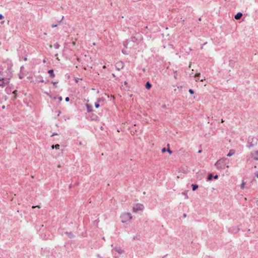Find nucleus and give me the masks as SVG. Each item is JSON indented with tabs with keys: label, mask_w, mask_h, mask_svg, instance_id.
<instances>
[{
	"label": "nucleus",
	"mask_w": 258,
	"mask_h": 258,
	"mask_svg": "<svg viewBox=\"0 0 258 258\" xmlns=\"http://www.w3.org/2000/svg\"><path fill=\"white\" fill-rule=\"evenodd\" d=\"M120 218L122 223H125L132 219V216L130 213H124L121 215Z\"/></svg>",
	"instance_id": "nucleus-1"
},
{
	"label": "nucleus",
	"mask_w": 258,
	"mask_h": 258,
	"mask_svg": "<svg viewBox=\"0 0 258 258\" xmlns=\"http://www.w3.org/2000/svg\"><path fill=\"white\" fill-rule=\"evenodd\" d=\"M247 143L248 144L247 147L249 149H251V148L253 147L254 146L257 145V142L254 141V138L253 137H248L247 140Z\"/></svg>",
	"instance_id": "nucleus-2"
},
{
	"label": "nucleus",
	"mask_w": 258,
	"mask_h": 258,
	"mask_svg": "<svg viewBox=\"0 0 258 258\" xmlns=\"http://www.w3.org/2000/svg\"><path fill=\"white\" fill-rule=\"evenodd\" d=\"M226 160L225 159H221L218 160L216 163L215 166L218 169H224L225 168V164H224V162Z\"/></svg>",
	"instance_id": "nucleus-3"
},
{
	"label": "nucleus",
	"mask_w": 258,
	"mask_h": 258,
	"mask_svg": "<svg viewBox=\"0 0 258 258\" xmlns=\"http://www.w3.org/2000/svg\"><path fill=\"white\" fill-rule=\"evenodd\" d=\"M9 78H8V79H5L4 78H0V87H2L3 88L5 86V85L9 83Z\"/></svg>",
	"instance_id": "nucleus-4"
},
{
	"label": "nucleus",
	"mask_w": 258,
	"mask_h": 258,
	"mask_svg": "<svg viewBox=\"0 0 258 258\" xmlns=\"http://www.w3.org/2000/svg\"><path fill=\"white\" fill-rule=\"evenodd\" d=\"M124 64L122 61L118 62L116 63V68L117 70H120V69H122L123 68Z\"/></svg>",
	"instance_id": "nucleus-5"
},
{
	"label": "nucleus",
	"mask_w": 258,
	"mask_h": 258,
	"mask_svg": "<svg viewBox=\"0 0 258 258\" xmlns=\"http://www.w3.org/2000/svg\"><path fill=\"white\" fill-rule=\"evenodd\" d=\"M113 251H115L119 254H121L123 253V250L120 247H116L113 249Z\"/></svg>",
	"instance_id": "nucleus-6"
},
{
	"label": "nucleus",
	"mask_w": 258,
	"mask_h": 258,
	"mask_svg": "<svg viewBox=\"0 0 258 258\" xmlns=\"http://www.w3.org/2000/svg\"><path fill=\"white\" fill-rule=\"evenodd\" d=\"M200 76H201V74L200 73H197L195 75V78L196 81H198L200 80V81L202 82V81H203L205 80V79H201L200 80Z\"/></svg>",
	"instance_id": "nucleus-7"
},
{
	"label": "nucleus",
	"mask_w": 258,
	"mask_h": 258,
	"mask_svg": "<svg viewBox=\"0 0 258 258\" xmlns=\"http://www.w3.org/2000/svg\"><path fill=\"white\" fill-rule=\"evenodd\" d=\"M242 13L238 12L234 16V18L236 20H239L242 17Z\"/></svg>",
	"instance_id": "nucleus-8"
},
{
	"label": "nucleus",
	"mask_w": 258,
	"mask_h": 258,
	"mask_svg": "<svg viewBox=\"0 0 258 258\" xmlns=\"http://www.w3.org/2000/svg\"><path fill=\"white\" fill-rule=\"evenodd\" d=\"M87 110L88 112H92L93 111L92 106L89 104H86Z\"/></svg>",
	"instance_id": "nucleus-9"
},
{
	"label": "nucleus",
	"mask_w": 258,
	"mask_h": 258,
	"mask_svg": "<svg viewBox=\"0 0 258 258\" xmlns=\"http://www.w3.org/2000/svg\"><path fill=\"white\" fill-rule=\"evenodd\" d=\"M133 210L134 212H137L138 211L142 210V208L141 205H137L134 208Z\"/></svg>",
	"instance_id": "nucleus-10"
},
{
	"label": "nucleus",
	"mask_w": 258,
	"mask_h": 258,
	"mask_svg": "<svg viewBox=\"0 0 258 258\" xmlns=\"http://www.w3.org/2000/svg\"><path fill=\"white\" fill-rule=\"evenodd\" d=\"M48 73L49 74V76L50 78H54L55 77V74H54V71L53 69L49 70L48 71Z\"/></svg>",
	"instance_id": "nucleus-11"
},
{
	"label": "nucleus",
	"mask_w": 258,
	"mask_h": 258,
	"mask_svg": "<svg viewBox=\"0 0 258 258\" xmlns=\"http://www.w3.org/2000/svg\"><path fill=\"white\" fill-rule=\"evenodd\" d=\"M65 234L70 238H73L74 237V234L72 233V232H65Z\"/></svg>",
	"instance_id": "nucleus-12"
},
{
	"label": "nucleus",
	"mask_w": 258,
	"mask_h": 258,
	"mask_svg": "<svg viewBox=\"0 0 258 258\" xmlns=\"http://www.w3.org/2000/svg\"><path fill=\"white\" fill-rule=\"evenodd\" d=\"M152 87V84L149 82H147L145 84V87L147 89H150Z\"/></svg>",
	"instance_id": "nucleus-13"
},
{
	"label": "nucleus",
	"mask_w": 258,
	"mask_h": 258,
	"mask_svg": "<svg viewBox=\"0 0 258 258\" xmlns=\"http://www.w3.org/2000/svg\"><path fill=\"white\" fill-rule=\"evenodd\" d=\"M165 152H168L170 154H171L172 153V152L170 150V149H166L165 148H163L162 149V152L164 153Z\"/></svg>",
	"instance_id": "nucleus-14"
},
{
	"label": "nucleus",
	"mask_w": 258,
	"mask_h": 258,
	"mask_svg": "<svg viewBox=\"0 0 258 258\" xmlns=\"http://www.w3.org/2000/svg\"><path fill=\"white\" fill-rule=\"evenodd\" d=\"M235 151L234 150H230L229 151V152L228 153V154L227 155V156L228 157H230L231 156H232L233 155H234L235 154Z\"/></svg>",
	"instance_id": "nucleus-15"
},
{
	"label": "nucleus",
	"mask_w": 258,
	"mask_h": 258,
	"mask_svg": "<svg viewBox=\"0 0 258 258\" xmlns=\"http://www.w3.org/2000/svg\"><path fill=\"white\" fill-rule=\"evenodd\" d=\"M191 186L193 191H195L198 188V185L196 184H192Z\"/></svg>",
	"instance_id": "nucleus-16"
},
{
	"label": "nucleus",
	"mask_w": 258,
	"mask_h": 258,
	"mask_svg": "<svg viewBox=\"0 0 258 258\" xmlns=\"http://www.w3.org/2000/svg\"><path fill=\"white\" fill-rule=\"evenodd\" d=\"M253 158L254 160L258 161V151H256L255 152V154Z\"/></svg>",
	"instance_id": "nucleus-17"
},
{
	"label": "nucleus",
	"mask_w": 258,
	"mask_h": 258,
	"mask_svg": "<svg viewBox=\"0 0 258 258\" xmlns=\"http://www.w3.org/2000/svg\"><path fill=\"white\" fill-rule=\"evenodd\" d=\"M213 178V175H212V174H211V173L209 174L208 175V177H207V180H211Z\"/></svg>",
	"instance_id": "nucleus-18"
},
{
	"label": "nucleus",
	"mask_w": 258,
	"mask_h": 258,
	"mask_svg": "<svg viewBox=\"0 0 258 258\" xmlns=\"http://www.w3.org/2000/svg\"><path fill=\"white\" fill-rule=\"evenodd\" d=\"M51 148L52 149H58L59 148V145L58 144H56L55 145H52L51 146Z\"/></svg>",
	"instance_id": "nucleus-19"
},
{
	"label": "nucleus",
	"mask_w": 258,
	"mask_h": 258,
	"mask_svg": "<svg viewBox=\"0 0 258 258\" xmlns=\"http://www.w3.org/2000/svg\"><path fill=\"white\" fill-rule=\"evenodd\" d=\"M59 44L57 42L54 44V47L55 49H58L59 48Z\"/></svg>",
	"instance_id": "nucleus-20"
},
{
	"label": "nucleus",
	"mask_w": 258,
	"mask_h": 258,
	"mask_svg": "<svg viewBox=\"0 0 258 258\" xmlns=\"http://www.w3.org/2000/svg\"><path fill=\"white\" fill-rule=\"evenodd\" d=\"M17 90H15L13 92V94L14 95V98L15 99H16L17 97Z\"/></svg>",
	"instance_id": "nucleus-21"
},
{
	"label": "nucleus",
	"mask_w": 258,
	"mask_h": 258,
	"mask_svg": "<svg viewBox=\"0 0 258 258\" xmlns=\"http://www.w3.org/2000/svg\"><path fill=\"white\" fill-rule=\"evenodd\" d=\"M99 106H100V104H99V102H95V107L96 108H98Z\"/></svg>",
	"instance_id": "nucleus-22"
},
{
	"label": "nucleus",
	"mask_w": 258,
	"mask_h": 258,
	"mask_svg": "<svg viewBox=\"0 0 258 258\" xmlns=\"http://www.w3.org/2000/svg\"><path fill=\"white\" fill-rule=\"evenodd\" d=\"M188 92L191 94H194V91L192 89H189V90H188Z\"/></svg>",
	"instance_id": "nucleus-23"
},
{
	"label": "nucleus",
	"mask_w": 258,
	"mask_h": 258,
	"mask_svg": "<svg viewBox=\"0 0 258 258\" xmlns=\"http://www.w3.org/2000/svg\"><path fill=\"white\" fill-rule=\"evenodd\" d=\"M40 79L39 80V82H42V83L44 82V80L43 79V78L41 76H40Z\"/></svg>",
	"instance_id": "nucleus-24"
},
{
	"label": "nucleus",
	"mask_w": 258,
	"mask_h": 258,
	"mask_svg": "<svg viewBox=\"0 0 258 258\" xmlns=\"http://www.w3.org/2000/svg\"><path fill=\"white\" fill-rule=\"evenodd\" d=\"M58 82H52V83L53 85L55 86V87H56V85L57 84Z\"/></svg>",
	"instance_id": "nucleus-25"
},
{
	"label": "nucleus",
	"mask_w": 258,
	"mask_h": 258,
	"mask_svg": "<svg viewBox=\"0 0 258 258\" xmlns=\"http://www.w3.org/2000/svg\"><path fill=\"white\" fill-rule=\"evenodd\" d=\"M65 100L67 102H68L70 101V98L69 97H67L66 98H65Z\"/></svg>",
	"instance_id": "nucleus-26"
},
{
	"label": "nucleus",
	"mask_w": 258,
	"mask_h": 258,
	"mask_svg": "<svg viewBox=\"0 0 258 258\" xmlns=\"http://www.w3.org/2000/svg\"><path fill=\"white\" fill-rule=\"evenodd\" d=\"M213 178L215 179H217L218 178V175H215V176H213Z\"/></svg>",
	"instance_id": "nucleus-27"
},
{
	"label": "nucleus",
	"mask_w": 258,
	"mask_h": 258,
	"mask_svg": "<svg viewBox=\"0 0 258 258\" xmlns=\"http://www.w3.org/2000/svg\"><path fill=\"white\" fill-rule=\"evenodd\" d=\"M174 77L175 79H177V74H176V72H174Z\"/></svg>",
	"instance_id": "nucleus-28"
},
{
	"label": "nucleus",
	"mask_w": 258,
	"mask_h": 258,
	"mask_svg": "<svg viewBox=\"0 0 258 258\" xmlns=\"http://www.w3.org/2000/svg\"><path fill=\"white\" fill-rule=\"evenodd\" d=\"M4 17L2 14H0V20L4 19Z\"/></svg>",
	"instance_id": "nucleus-29"
},
{
	"label": "nucleus",
	"mask_w": 258,
	"mask_h": 258,
	"mask_svg": "<svg viewBox=\"0 0 258 258\" xmlns=\"http://www.w3.org/2000/svg\"><path fill=\"white\" fill-rule=\"evenodd\" d=\"M244 184L245 183L244 182H243L241 185V188H243L244 186Z\"/></svg>",
	"instance_id": "nucleus-30"
},
{
	"label": "nucleus",
	"mask_w": 258,
	"mask_h": 258,
	"mask_svg": "<svg viewBox=\"0 0 258 258\" xmlns=\"http://www.w3.org/2000/svg\"><path fill=\"white\" fill-rule=\"evenodd\" d=\"M57 25H55V24H53V25H52V26H51V27H52V28H54V27H57Z\"/></svg>",
	"instance_id": "nucleus-31"
},
{
	"label": "nucleus",
	"mask_w": 258,
	"mask_h": 258,
	"mask_svg": "<svg viewBox=\"0 0 258 258\" xmlns=\"http://www.w3.org/2000/svg\"><path fill=\"white\" fill-rule=\"evenodd\" d=\"M102 100V98H99L98 99H97V101L98 102H99L101 101V100Z\"/></svg>",
	"instance_id": "nucleus-32"
},
{
	"label": "nucleus",
	"mask_w": 258,
	"mask_h": 258,
	"mask_svg": "<svg viewBox=\"0 0 258 258\" xmlns=\"http://www.w3.org/2000/svg\"><path fill=\"white\" fill-rule=\"evenodd\" d=\"M0 75H2V76L4 75V74H3V70H1L0 71Z\"/></svg>",
	"instance_id": "nucleus-33"
},
{
	"label": "nucleus",
	"mask_w": 258,
	"mask_h": 258,
	"mask_svg": "<svg viewBox=\"0 0 258 258\" xmlns=\"http://www.w3.org/2000/svg\"><path fill=\"white\" fill-rule=\"evenodd\" d=\"M255 175L256 177H257L258 178V172H256L255 173Z\"/></svg>",
	"instance_id": "nucleus-34"
},
{
	"label": "nucleus",
	"mask_w": 258,
	"mask_h": 258,
	"mask_svg": "<svg viewBox=\"0 0 258 258\" xmlns=\"http://www.w3.org/2000/svg\"><path fill=\"white\" fill-rule=\"evenodd\" d=\"M58 99H59V101H61V100H62V97H61V96H60V97H58Z\"/></svg>",
	"instance_id": "nucleus-35"
},
{
	"label": "nucleus",
	"mask_w": 258,
	"mask_h": 258,
	"mask_svg": "<svg viewBox=\"0 0 258 258\" xmlns=\"http://www.w3.org/2000/svg\"><path fill=\"white\" fill-rule=\"evenodd\" d=\"M8 71L9 72H10V71H11V68H8Z\"/></svg>",
	"instance_id": "nucleus-36"
},
{
	"label": "nucleus",
	"mask_w": 258,
	"mask_h": 258,
	"mask_svg": "<svg viewBox=\"0 0 258 258\" xmlns=\"http://www.w3.org/2000/svg\"><path fill=\"white\" fill-rule=\"evenodd\" d=\"M4 70V69H3V67H2V66H0V71H1V70Z\"/></svg>",
	"instance_id": "nucleus-37"
},
{
	"label": "nucleus",
	"mask_w": 258,
	"mask_h": 258,
	"mask_svg": "<svg viewBox=\"0 0 258 258\" xmlns=\"http://www.w3.org/2000/svg\"><path fill=\"white\" fill-rule=\"evenodd\" d=\"M57 134L56 133H53L52 135V136H55V135H57Z\"/></svg>",
	"instance_id": "nucleus-38"
},
{
	"label": "nucleus",
	"mask_w": 258,
	"mask_h": 258,
	"mask_svg": "<svg viewBox=\"0 0 258 258\" xmlns=\"http://www.w3.org/2000/svg\"><path fill=\"white\" fill-rule=\"evenodd\" d=\"M36 206H32V208H35ZM37 207L40 208L39 206H37Z\"/></svg>",
	"instance_id": "nucleus-39"
},
{
	"label": "nucleus",
	"mask_w": 258,
	"mask_h": 258,
	"mask_svg": "<svg viewBox=\"0 0 258 258\" xmlns=\"http://www.w3.org/2000/svg\"><path fill=\"white\" fill-rule=\"evenodd\" d=\"M78 80H79V78H77V79H76V82H78Z\"/></svg>",
	"instance_id": "nucleus-40"
},
{
	"label": "nucleus",
	"mask_w": 258,
	"mask_h": 258,
	"mask_svg": "<svg viewBox=\"0 0 258 258\" xmlns=\"http://www.w3.org/2000/svg\"><path fill=\"white\" fill-rule=\"evenodd\" d=\"M201 152H202V150H201L198 151V153H201Z\"/></svg>",
	"instance_id": "nucleus-41"
},
{
	"label": "nucleus",
	"mask_w": 258,
	"mask_h": 258,
	"mask_svg": "<svg viewBox=\"0 0 258 258\" xmlns=\"http://www.w3.org/2000/svg\"><path fill=\"white\" fill-rule=\"evenodd\" d=\"M225 167H227V168H228V167H229V166H228V165L226 166V165H225Z\"/></svg>",
	"instance_id": "nucleus-42"
},
{
	"label": "nucleus",
	"mask_w": 258,
	"mask_h": 258,
	"mask_svg": "<svg viewBox=\"0 0 258 258\" xmlns=\"http://www.w3.org/2000/svg\"><path fill=\"white\" fill-rule=\"evenodd\" d=\"M183 216H184V217H186V214H184Z\"/></svg>",
	"instance_id": "nucleus-43"
},
{
	"label": "nucleus",
	"mask_w": 258,
	"mask_h": 258,
	"mask_svg": "<svg viewBox=\"0 0 258 258\" xmlns=\"http://www.w3.org/2000/svg\"><path fill=\"white\" fill-rule=\"evenodd\" d=\"M221 122H224V120H223V119H222V120H221Z\"/></svg>",
	"instance_id": "nucleus-44"
},
{
	"label": "nucleus",
	"mask_w": 258,
	"mask_h": 258,
	"mask_svg": "<svg viewBox=\"0 0 258 258\" xmlns=\"http://www.w3.org/2000/svg\"><path fill=\"white\" fill-rule=\"evenodd\" d=\"M127 82L126 81L124 82V84H126Z\"/></svg>",
	"instance_id": "nucleus-45"
},
{
	"label": "nucleus",
	"mask_w": 258,
	"mask_h": 258,
	"mask_svg": "<svg viewBox=\"0 0 258 258\" xmlns=\"http://www.w3.org/2000/svg\"><path fill=\"white\" fill-rule=\"evenodd\" d=\"M2 108L4 109V108H5V106H3L2 107Z\"/></svg>",
	"instance_id": "nucleus-46"
},
{
	"label": "nucleus",
	"mask_w": 258,
	"mask_h": 258,
	"mask_svg": "<svg viewBox=\"0 0 258 258\" xmlns=\"http://www.w3.org/2000/svg\"><path fill=\"white\" fill-rule=\"evenodd\" d=\"M185 197H186V198H188V196L187 195L185 196Z\"/></svg>",
	"instance_id": "nucleus-47"
},
{
	"label": "nucleus",
	"mask_w": 258,
	"mask_h": 258,
	"mask_svg": "<svg viewBox=\"0 0 258 258\" xmlns=\"http://www.w3.org/2000/svg\"><path fill=\"white\" fill-rule=\"evenodd\" d=\"M185 197H186V198H188V196L187 195L185 196Z\"/></svg>",
	"instance_id": "nucleus-48"
}]
</instances>
